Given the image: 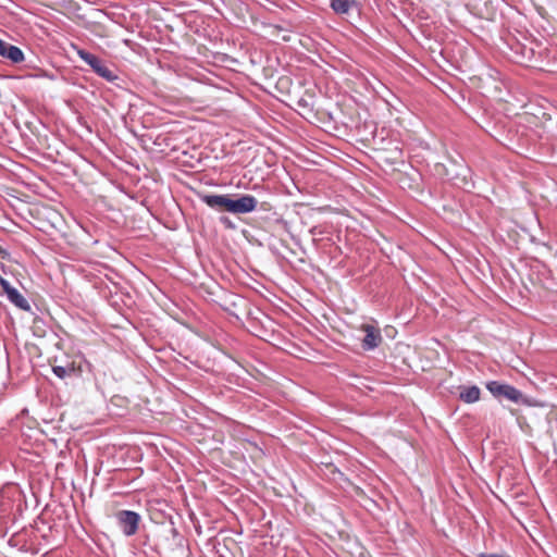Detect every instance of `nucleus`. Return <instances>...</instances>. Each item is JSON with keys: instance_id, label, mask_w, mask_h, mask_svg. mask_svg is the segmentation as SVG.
Wrapping results in <instances>:
<instances>
[{"instance_id": "nucleus-1", "label": "nucleus", "mask_w": 557, "mask_h": 557, "mask_svg": "<svg viewBox=\"0 0 557 557\" xmlns=\"http://www.w3.org/2000/svg\"><path fill=\"white\" fill-rule=\"evenodd\" d=\"M191 191L209 208L216 211H225L232 214H246L256 210L258 200L251 195H211L198 187L189 186Z\"/></svg>"}, {"instance_id": "nucleus-2", "label": "nucleus", "mask_w": 557, "mask_h": 557, "mask_svg": "<svg viewBox=\"0 0 557 557\" xmlns=\"http://www.w3.org/2000/svg\"><path fill=\"white\" fill-rule=\"evenodd\" d=\"M486 389L497 399H506L515 404H528L525 396L515 386L499 381H490L485 384Z\"/></svg>"}, {"instance_id": "nucleus-3", "label": "nucleus", "mask_w": 557, "mask_h": 557, "mask_svg": "<svg viewBox=\"0 0 557 557\" xmlns=\"http://www.w3.org/2000/svg\"><path fill=\"white\" fill-rule=\"evenodd\" d=\"M117 524L126 536H133L137 533L140 516L133 510H120L115 515Z\"/></svg>"}, {"instance_id": "nucleus-4", "label": "nucleus", "mask_w": 557, "mask_h": 557, "mask_svg": "<svg viewBox=\"0 0 557 557\" xmlns=\"http://www.w3.org/2000/svg\"><path fill=\"white\" fill-rule=\"evenodd\" d=\"M360 330L366 333L362 339V348L367 351L377 348L383 342L381 330L372 324H362Z\"/></svg>"}, {"instance_id": "nucleus-5", "label": "nucleus", "mask_w": 557, "mask_h": 557, "mask_svg": "<svg viewBox=\"0 0 557 557\" xmlns=\"http://www.w3.org/2000/svg\"><path fill=\"white\" fill-rule=\"evenodd\" d=\"M292 101L302 110H312L317 102L315 92L313 89H304L302 86L295 87Z\"/></svg>"}, {"instance_id": "nucleus-6", "label": "nucleus", "mask_w": 557, "mask_h": 557, "mask_svg": "<svg viewBox=\"0 0 557 557\" xmlns=\"http://www.w3.org/2000/svg\"><path fill=\"white\" fill-rule=\"evenodd\" d=\"M52 372L61 380L79 376L83 372L82 364L75 361H65L63 364H53Z\"/></svg>"}, {"instance_id": "nucleus-7", "label": "nucleus", "mask_w": 557, "mask_h": 557, "mask_svg": "<svg viewBox=\"0 0 557 557\" xmlns=\"http://www.w3.org/2000/svg\"><path fill=\"white\" fill-rule=\"evenodd\" d=\"M164 546L169 550H174L176 547L183 546V537L178 530L171 522L164 530Z\"/></svg>"}, {"instance_id": "nucleus-8", "label": "nucleus", "mask_w": 557, "mask_h": 557, "mask_svg": "<svg viewBox=\"0 0 557 557\" xmlns=\"http://www.w3.org/2000/svg\"><path fill=\"white\" fill-rule=\"evenodd\" d=\"M0 55L8 58L14 63L22 62L24 54L22 50L15 46L9 45L8 42L0 39Z\"/></svg>"}, {"instance_id": "nucleus-9", "label": "nucleus", "mask_w": 557, "mask_h": 557, "mask_svg": "<svg viewBox=\"0 0 557 557\" xmlns=\"http://www.w3.org/2000/svg\"><path fill=\"white\" fill-rule=\"evenodd\" d=\"M459 399L466 404H473L480 399L481 391L476 385L460 386Z\"/></svg>"}, {"instance_id": "nucleus-10", "label": "nucleus", "mask_w": 557, "mask_h": 557, "mask_svg": "<svg viewBox=\"0 0 557 557\" xmlns=\"http://www.w3.org/2000/svg\"><path fill=\"white\" fill-rule=\"evenodd\" d=\"M331 7L337 14H347L358 10L356 0H331Z\"/></svg>"}, {"instance_id": "nucleus-11", "label": "nucleus", "mask_w": 557, "mask_h": 557, "mask_svg": "<svg viewBox=\"0 0 557 557\" xmlns=\"http://www.w3.org/2000/svg\"><path fill=\"white\" fill-rule=\"evenodd\" d=\"M7 297L10 300V302H12L18 309H22L24 311L30 310L29 302L16 288L8 290Z\"/></svg>"}, {"instance_id": "nucleus-12", "label": "nucleus", "mask_w": 557, "mask_h": 557, "mask_svg": "<svg viewBox=\"0 0 557 557\" xmlns=\"http://www.w3.org/2000/svg\"><path fill=\"white\" fill-rule=\"evenodd\" d=\"M277 88L284 92H286L290 101L293 100V91L295 87H301L300 85L293 84L292 79L287 76L280 77L276 84Z\"/></svg>"}, {"instance_id": "nucleus-13", "label": "nucleus", "mask_w": 557, "mask_h": 557, "mask_svg": "<svg viewBox=\"0 0 557 557\" xmlns=\"http://www.w3.org/2000/svg\"><path fill=\"white\" fill-rule=\"evenodd\" d=\"M270 34L275 38V39H282L284 41H288L290 39V36L286 34V32L284 29H282L281 27L278 26H273L271 28V32Z\"/></svg>"}, {"instance_id": "nucleus-14", "label": "nucleus", "mask_w": 557, "mask_h": 557, "mask_svg": "<svg viewBox=\"0 0 557 557\" xmlns=\"http://www.w3.org/2000/svg\"><path fill=\"white\" fill-rule=\"evenodd\" d=\"M92 67L96 70V72H98L101 76L103 77H107V78H112V75H111V72L104 66L101 64V62L98 60V65L97 64H94Z\"/></svg>"}, {"instance_id": "nucleus-15", "label": "nucleus", "mask_w": 557, "mask_h": 557, "mask_svg": "<svg viewBox=\"0 0 557 557\" xmlns=\"http://www.w3.org/2000/svg\"><path fill=\"white\" fill-rule=\"evenodd\" d=\"M220 223L227 230H235L236 225L235 223L226 215H222L219 219Z\"/></svg>"}, {"instance_id": "nucleus-16", "label": "nucleus", "mask_w": 557, "mask_h": 557, "mask_svg": "<svg viewBox=\"0 0 557 557\" xmlns=\"http://www.w3.org/2000/svg\"><path fill=\"white\" fill-rule=\"evenodd\" d=\"M199 184H203L207 186H221L224 185L223 183L215 182L211 178V176H201L199 180Z\"/></svg>"}, {"instance_id": "nucleus-17", "label": "nucleus", "mask_w": 557, "mask_h": 557, "mask_svg": "<svg viewBox=\"0 0 557 557\" xmlns=\"http://www.w3.org/2000/svg\"><path fill=\"white\" fill-rule=\"evenodd\" d=\"M81 55H82V58H83L87 63H89L91 66H92L94 64H97V65H98V59H97L96 57L90 55V54H88V53H83V52L81 53Z\"/></svg>"}, {"instance_id": "nucleus-18", "label": "nucleus", "mask_w": 557, "mask_h": 557, "mask_svg": "<svg viewBox=\"0 0 557 557\" xmlns=\"http://www.w3.org/2000/svg\"><path fill=\"white\" fill-rule=\"evenodd\" d=\"M465 168L466 166L463 164L455 162L454 163V168L447 169V171H451V172H454L456 174H459L460 172L465 171Z\"/></svg>"}, {"instance_id": "nucleus-19", "label": "nucleus", "mask_w": 557, "mask_h": 557, "mask_svg": "<svg viewBox=\"0 0 557 557\" xmlns=\"http://www.w3.org/2000/svg\"><path fill=\"white\" fill-rule=\"evenodd\" d=\"M455 178L460 181V183H455L456 185L462 187L463 189H468L467 176H455Z\"/></svg>"}, {"instance_id": "nucleus-20", "label": "nucleus", "mask_w": 557, "mask_h": 557, "mask_svg": "<svg viewBox=\"0 0 557 557\" xmlns=\"http://www.w3.org/2000/svg\"><path fill=\"white\" fill-rule=\"evenodd\" d=\"M0 285L3 289V292L5 293V295H8V290L10 289H13L14 287L10 285V283L4 280V278H0Z\"/></svg>"}, {"instance_id": "nucleus-21", "label": "nucleus", "mask_w": 557, "mask_h": 557, "mask_svg": "<svg viewBox=\"0 0 557 557\" xmlns=\"http://www.w3.org/2000/svg\"><path fill=\"white\" fill-rule=\"evenodd\" d=\"M116 186L121 189V191L125 193L126 195H128L129 197L134 198L133 194L131 190L128 189H125L124 185L123 184H116Z\"/></svg>"}, {"instance_id": "nucleus-22", "label": "nucleus", "mask_w": 557, "mask_h": 557, "mask_svg": "<svg viewBox=\"0 0 557 557\" xmlns=\"http://www.w3.org/2000/svg\"><path fill=\"white\" fill-rule=\"evenodd\" d=\"M409 180V176H403L401 181H400V187L401 188H406V186L410 187V184L407 183V181Z\"/></svg>"}]
</instances>
